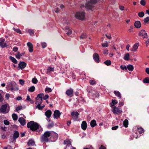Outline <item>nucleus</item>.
<instances>
[{
    "mask_svg": "<svg viewBox=\"0 0 149 149\" xmlns=\"http://www.w3.org/2000/svg\"><path fill=\"white\" fill-rule=\"evenodd\" d=\"M27 45L29 48V52H32L33 51V47L32 44L31 42H29L27 43Z\"/></svg>",
    "mask_w": 149,
    "mask_h": 149,
    "instance_id": "obj_15",
    "label": "nucleus"
},
{
    "mask_svg": "<svg viewBox=\"0 0 149 149\" xmlns=\"http://www.w3.org/2000/svg\"><path fill=\"white\" fill-rule=\"evenodd\" d=\"M58 134L53 131H51L50 139L52 142H55L58 139Z\"/></svg>",
    "mask_w": 149,
    "mask_h": 149,
    "instance_id": "obj_7",
    "label": "nucleus"
},
{
    "mask_svg": "<svg viewBox=\"0 0 149 149\" xmlns=\"http://www.w3.org/2000/svg\"><path fill=\"white\" fill-rule=\"evenodd\" d=\"M97 2V0H90L87 2L85 6L84 5H82L80 7L81 8H84L87 9L92 10L94 7V5L96 4Z\"/></svg>",
    "mask_w": 149,
    "mask_h": 149,
    "instance_id": "obj_2",
    "label": "nucleus"
},
{
    "mask_svg": "<svg viewBox=\"0 0 149 149\" xmlns=\"http://www.w3.org/2000/svg\"><path fill=\"white\" fill-rule=\"evenodd\" d=\"M52 91L51 88L47 87L45 88V91L46 93H49L51 92Z\"/></svg>",
    "mask_w": 149,
    "mask_h": 149,
    "instance_id": "obj_37",
    "label": "nucleus"
},
{
    "mask_svg": "<svg viewBox=\"0 0 149 149\" xmlns=\"http://www.w3.org/2000/svg\"><path fill=\"white\" fill-rule=\"evenodd\" d=\"M54 70V68L53 67H48V68L47 69V71H53Z\"/></svg>",
    "mask_w": 149,
    "mask_h": 149,
    "instance_id": "obj_55",
    "label": "nucleus"
},
{
    "mask_svg": "<svg viewBox=\"0 0 149 149\" xmlns=\"http://www.w3.org/2000/svg\"><path fill=\"white\" fill-rule=\"evenodd\" d=\"M3 122L6 125H9L10 123L7 120H4Z\"/></svg>",
    "mask_w": 149,
    "mask_h": 149,
    "instance_id": "obj_59",
    "label": "nucleus"
},
{
    "mask_svg": "<svg viewBox=\"0 0 149 149\" xmlns=\"http://www.w3.org/2000/svg\"><path fill=\"white\" fill-rule=\"evenodd\" d=\"M143 82L145 83H149V77H147L144 79Z\"/></svg>",
    "mask_w": 149,
    "mask_h": 149,
    "instance_id": "obj_47",
    "label": "nucleus"
},
{
    "mask_svg": "<svg viewBox=\"0 0 149 149\" xmlns=\"http://www.w3.org/2000/svg\"><path fill=\"white\" fill-rule=\"evenodd\" d=\"M22 56V54L19 52H17L15 55V57L18 59H20Z\"/></svg>",
    "mask_w": 149,
    "mask_h": 149,
    "instance_id": "obj_39",
    "label": "nucleus"
},
{
    "mask_svg": "<svg viewBox=\"0 0 149 149\" xmlns=\"http://www.w3.org/2000/svg\"><path fill=\"white\" fill-rule=\"evenodd\" d=\"M115 95L118 97L119 99H121L122 98V95L120 93L117 91H114L113 92Z\"/></svg>",
    "mask_w": 149,
    "mask_h": 149,
    "instance_id": "obj_24",
    "label": "nucleus"
},
{
    "mask_svg": "<svg viewBox=\"0 0 149 149\" xmlns=\"http://www.w3.org/2000/svg\"><path fill=\"white\" fill-rule=\"evenodd\" d=\"M52 114V111L50 110H48L45 113V115L48 119H49Z\"/></svg>",
    "mask_w": 149,
    "mask_h": 149,
    "instance_id": "obj_16",
    "label": "nucleus"
},
{
    "mask_svg": "<svg viewBox=\"0 0 149 149\" xmlns=\"http://www.w3.org/2000/svg\"><path fill=\"white\" fill-rule=\"evenodd\" d=\"M12 117L13 120H16L17 119V116L15 113H13L12 115Z\"/></svg>",
    "mask_w": 149,
    "mask_h": 149,
    "instance_id": "obj_46",
    "label": "nucleus"
},
{
    "mask_svg": "<svg viewBox=\"0 0 149 149\" xmlns=\"http://www.w3.org/2000/svg\"><path fill=\"white\" fill-rule=\"evenodd\" d=\"M134 26L136 28H140L141 26V23L139 21H136L134 23Z\"/></svg>",
    "mask_w": 149,
    "mask_h": 149,
    "instance_id": "obj_20",
    "label": "nucleus"
},
{
    "mask_svg": "<svg viewBox=\"0 0 149 149\" xmlns=\"http://www.w3.org/2000/svg\"><path fill=\"white\" fill-rule=\"evenodd\" d=\"M139 36L143 38L148 37L147 33L145 30L141 31L139 33Z\"/></svg>",
    "mask_w": 149,
    "mask_h": 149,
    "instance_id": "obj_11",
    "label": "nucleus"
},
{
    "mask_svg": "<svg viewBox=\"0 0 149 149\" xmlns=\"http://www.w3.org/2000/svg\"><path fill=\"white\" fill-rule=\"evenodd\" d=\"M41 104H38L36 107V109L38 108L39 110H42L43 109V108L45 107V105H44L41 106Z\"/></svg>",
    "mask_w": 149,
    "mask_h": 149,
    "instance_id": "obj_31",
    "label": "nucleus"
},
{
    "mask_svg": "<svg viewBox=\"0 0 149 149\" xmlns=\"http://www.w3.org/2000/svg\"><path fill=\"white\" fill-rule=\"evenodd\" d=\"M5 40L3 38H1L0 39V46L2 48H4L8 46L7 44L5 42Z\"/></svg>",
    "mask_w": 149,
    "mask_h": 149,
    "instance_id": "obj_10",
    "label": "nucleus"
},
{
    "mask_svg": "<svg viewBox=\"0 0 149 149\" xmlns=\"http://www.w3.org/2000/svg\"><path fill=\"white\" fill-rule=\"evenodd\" d=\"M19 136V133L17 131H15L14 132L13 138L14 140H15L17 138H18Z\"/></svg>",
    "mask_w": 149,
    "mask_h": 149,
    "instance_id": "obj_22",
    "label": "nucleus"
},
{
    "mask_svg": "<svg viewBox=\"0 0 149 149\" xmlns=\"http://www.w3.org/2000/svg\"><path fill=\"white\" fill-rule=\"evenodd\" d=\"M141 4L143 6H145L146 3V2L145 0H141L140 1Z\"/></svg>",
    "mask_w": 149,
    "mask_h": 149,
    "instance_id": "obj_49",
    "label": "nucleus"
},
{
    "mask_svg": "<svg viewBox=\"0 0 149 149\" xmlns=\"http://www.w3.org/2000/svg\"><path fill=\"white\" fill-rule=\"evenodd\" d=\"M102 45L103 47H107L108 46V43L107 41H106L104 43L102 44Z\"/></svg>",
    "mask_w": 149,
    "mask_h": 149,
    "instance_id": "obj_57",
    "label": "nucleus"
},
{
    "mask_svg": "<svg viewBox=\"0 0 149 149\" xmlns=\"http://www.w3.org/2000/svg\"><path fill=\"white\" fill-rule=\"evenodd\" d=\"M3 149H11V147L10 146L8 145L7 146L5 147Z\"/></svg>",
    "mask_w": 149,
    "mask_h": 149,
    "instance_id": "obj_64",
    "label": "nucleus"
},
{
    "mask_svg": "<svg viewBox=\"0 0 149 149\" xmlns=\"http://www.w3.org/2000/svg\"><path fill=\"white\" fill-rule=\"evenodd\" d=\"M10 110V106L8 103L3 104L1 106L0 109V112L3 113H8Z\"/></svg>",
    "mask_w": 149,
    "mask_h": 149,
    "instance_id": "obj_4",
    "label": "nucleus"
},
{
    "mask_svg": "<svg viewBox=\"0 0 149 149\" xmlns=\"http://www.w3.org/2000/svg\"><path fill=\"white\" fill-rule=\"evenodd\" d=\"M41 45L43 48H45L47 46V44L45 42L42 43Z\"/></svg>",
    "mask_w": 149,
    "mask_h": 149,
    "instance_id": "obj_58",
    "label": "nucleus"
},
{
    "mask_svg": "<svg viewBox=\"0 0 149 149\" xmlns=\"http://www.w3.org/2000/svg\"><path fill=\"white\" fill-rule=\"evenodd\" d=\"M72 33V31L71 30H69L68 32L66 34L68 36L70 35Z\"/></svg>",
    "mask_w": 149,
    "mask_h": 149,
    "instance_id": "obj_63",
    "label": "nucleus"
},
{
    "mask_svg": "<svg viewBox=\"0 0 149 149\" xmlns=\"http://www.w3.org/2000/svg\"><path fill=\"white\" fill-rule=\"evenodd\" d=\"M41 141L42 142H47L49 141V139L43 134L41 137Z\"/></svg>",
    "mask_w": 149,
    "mask_h": 149,
    "instance_id": "obj_19",
    "label": "nucleus"
},
{
    "mask_svg": "<svg viewBox=\"0 0 149 149\" xmlns=\"http://www.w3.org/2000/svg\"><path fill=\"white\" fill-rule=\"evenodd\" d=\"M19 82L20 84L22 86L24 84L25 81L23 79H19Z\"/></svg>",
    "mask_w": 149,
    "mask_h": 149,
    "instance_id": "obj_52",
    "label": "nucleus"
},
{
    "mask_svg": "<svg viewBox=\"0 0 149 149\" xmlns=\"http://www.w3.org/2000/svg\"><path fill=\"white\" fill-rule=\"evenodd\" d=\"M75 17L78 19L83 20L85 19V13L84 12H77L75 14Z\"/></svg>",
    "mask_w": 149,
    "mask_h": 149,
    "instance_id": "obj_5",
    "label": "nucleus"
},
{
    "mask_svg": "<svg viewBox=\"0 0 149 149\" xmlns=\"http://www.w3.org/2000/svg\"><path fill=\"white\" fill-rule=\"evenodd\" d=\"M13 29L17 33H18L20 34H22L21 31L19 29H16L15 28H13Z\"/></svg>",
    "mask_w": 149,
    "mask_h": 149,
    "instance_id": "obj_42",
    "label": "nucleus"
},
{
    "mask_svg": "<svg viewBox=\"0 0 149 149\" xmlns=\"http://www.w3.org/2000/svg\"><path fill=\"white\" fill-rule=\"evenodd\" d=\"M36 101L35 102V104H41L42 102V99L40 98H36Z\"/></svg>",
    "mask_w": 149,
    "mask_h": 149,
    "instance_id": "obj_32",
    "label": "nucleus"
},
{
    "mask_svg": "<svg viewBox=\"0 0 149 149\" xmlns=\"http://www.w3.org/2000/svg\"><path fill=\"white\" fill-rule=\"evenodd\" d=\"M90 84L92 85H93L96 84V82L94 80H90L89 81Z\"/></svg>",
    "mask_w": 149,
    "mask_h": 149,
    "instance_id": "obj_45",
    "label": "nucleus"
},
{
    "mask_svg": "<svg viewBox=\"0 0 149 149\" xmlns=\"http://www.w3.org/2000/svg\"><path fill=\"white\" fill-rule=\"evenodd\" d=\"M43 95L44 94L43 93L39 94L36 97L37 98H40L41 99H42V97Z\"/></svg>",
    "mask_w": 149,
    "mask_h": 149,
    "instance_id": "obj_51",
    "label": "nucleus"
},
{
    "mask_svg": "<svg viewBox=\"0 0 149 149\" xmlns=\"http://www.w3.org/2000/svg\"><path fill=\"white\" fill-rule=\"evenodd\" d=\"M60 115L61 113L58 110H56L54 111V118L57 119L60 117Z\"/></svg>",
    "mask_w": 149,
    "mask_h": 149,
    "instance_id": "obj_14",
    "label": "nucleus"
},
{
    "mask_svg": "<svg viewBox=\"0 0 149 149\" xmlns=\"http://www.w3.org/2000/svg\"><path fill=\"white\" fill-rule=\"evenodd\" d=\"M93 59L96 63H99L100 62V57L97 53H95L93 54Z\"/></svg>",
    "mask_w": 149,
    "mask_h": 149,
    "instance_id": "obj_12",
    "label": "nucleus"
},
{
    "mask_svg": "<svg viewBox=\"0 0 149 149\" xmlns=\"http://www.w3.org/2000/svg\"><path fill=\"white\" fill-rule=\"evenodd\" d=\"M120 68L121 69L123 70H127V66L126 67L124 65H120Z\"/></svg>",
    "mask_w": 149,
    "mask_h": 149,
    "instance_id": "obj_54",
    "label": "nucleus"
},
{
    "mask_svg": "<svg viewBox=\"0 0 149 149\" xmlns=\"http://www.w3.org/2000/svg\"><path fill=\"white\" fill-rule=\"evenodd\" d=\"M71 115L72 116V118L74 120H77L78 119V116L79 115V113L77 111H72L71 112Z\"/></svg>",
    "mask_w": 149,
    "mask_h": 149,
    "instance_id": "obj_9",
    "label": "nucleus"
},
{
    "mask_svg": "<svg viewBox=\"0 0 149 149\" xmlns=\"http://www.w3.org/2000/svg\"><path fill=\"white\" fill-rule=\"evenodd\" d=\"M18 121L23 126L24 125L26 124L25 120L23 118H19L18 119Z\"/></svg>",
    "mask_w": 149,
    "mask_h": 149,
    "instance_id": "obj_21",
    "label": "nucleus"
},
{
    "mask_svg": "<svg viewBox=\"0 0 149 149\" xmlns=\"http://www.w3.org/2000/svg\"><path fill=\"white\" fill-rule=\"evenodd\" d=\"M26 100L30 102L32 101V100L30 99V96L29 95H27Z\"/></svg>",
    "mask_w": 149,
    "mask_h": 149,
    "instance_id": "obj_61",
    "label": "nucleus"
},
{
    "mask_svg": "<svg viewBox=\"0 0 149 149\" xmlns=\"http://www.w3.org/2000/svg\"><path fill=\"white\" fill-rule=\"evenodd\" d=\"M38 80L36 77L33 78L32 79V82L33 83L36 84L38 83Z\"/></svg>",
    "mask_w": 149,
    "mask_h": 149,
    "instance_id": "obj_50",
    "label": "nucleus"
},
{
    "mask_svg": "<svg viewBox=\"0 0 149 149\" xmlns=\"http://www.w3.org/2000/svg\"><path fill=\"white\" fill-rule=\"evenodd\" d=\"M49 97V95L47 94L45 95L43 97V99L44 100H46V99H48Z\"/></svg>",
    "mask_w": 149,
    "mask_h": 149,
    "instance_id": "obj_62",
    "label": "nucleus"
},
{
    "mask_svg": "<svg viewBox=\"0 0 149 149\" xmlns=\"http://www.w3.org/2000/svg\"><path fill=\"white\" fill-rule=\"evenodd\" d=\"M124 99L123 100V102H120L119 103V105L118 106V107L120 108V107L123 106L124 104Z\"/></svg>",
    "mask_w": 149,
    "mask_h": 149,
    "instance_id": "obj_56",
    "label": "nucleus"
},
{
    "mask_svg": "<svg viewBox=\"0 0 149 149\" xmlns=\"http://www.w3.org/2000/svg\"><path fill=\"white\" fill-rule=\"evenodd\" d=\"M27 127L32 131H36L38 132L42 131L40 125L38 123L33 121H31L27 124Z\"/></svg>",
    "mask_w": 149,
    "mask_h": 149,
    "instance_id": "obj_1",
    "label": "nucleus"
},
{
    "mask_svg": "<svg viewBox=\"0 0 149 149\" xmlns=\"http://www.w3.org/2000/svg\"><path fill=\"white\" fill-rule=\"evenodd\" d=\"M136 130L137 131V132L139 133L140 134L144 132V130L141 127L138 128Z\"/></svg>",
    "mask_w": 149,
    "mask_h": 149,
    "instance_id": "obj_35",
    "label": "nucleus"
},
{
    "mask_svg": "<svg viewBox=\"0 0 149 149\" xmlns=\"http://www.w3.org/2000/svg\"><path fill=\"white\" fill-rule=\"evenodd\" d=\"M87 127V124L86 121H82L81 124V127L82 129L84 130H86Z\"/></svg>",
    "mask_w": 149,
    "mask_h": 149,
    "instance_id": "obj_17",
    "label": "nucleus"
},
{
    "mask_svg": "<svg viewBox=\"0 0 149 149\" xmlns=\"http://www.w3.org/2000/svg\"><path fill=\"white\" fill-rule=\"evenodd\" d=\"M139 47V43H135L132 47L131 49V51L133 52H135L138 49Z\"/></svg>",
    "mask_w": 149,
    "mask_h": 149,
    "instance_id": "obj_18",
    "label": "nucleus"
},
{
    "mask_svg": "<svg viewBox=\"0 0 149 149\" xmlns=\"http://www.w3.org/2000/svg\"><path fill=\"white\" fill-rule=\"evenodd\" d=\"M9 58L14 63L16 64L17 63V61L14 57L12 56H10Z\"/></svg>",
    "mask_w": 149,
    "mask_h": 149,
    "instance_id": "obj_30",
    "label": "nucleus"
},
{
    "mask_svg": "<svg viewBox=\"0 0 149 149\" xmlns=\"http://www.w3.org/2000/svg\"><path fill=\"white\" fill-rule=\"evenodd\" d=\"M7 87L10 89L11 91H17L19 90L17 85L14 81L10 82L7 85Z\"/></svg>",
    "mask_w": 149,
    "mask_h": 149,
    "instance_id": "obj_3",
    "label": "nucleus"
},
{
    "mask_svg": "<svg viewBox=\"0 0 149 149\" xmlns=\"http://www.w3.org/2000/svg\"><path fill=\"white\" fill-rule=\"evenodd\" d=\"M90 125L91 127H93L97 125L96 121L95 120H92L90 123Z\"/></svg>",
    "mask_w": 149,
    "mask_h": 149,
    "instance_id": "obj_27",
    "label": "nucleus"
},
{
    "mask_svg": "<svg viewBox=\"0 0 149 149\" xmlns=\"http://www.w3.org/2000/svg\"><path fill=\"white\" fill-rule=\"evenodd\" d=\"M143 24L145 25L146 24L148 23L149 22V17H148L145 18L143 20Z\"/></svg>",
    "mask_w": 149,
    "mask_h": 149,
    "instance_id": "obj_38",
    "label": "nucleus"
},
{
    "mask_svg": "<svg viewBox=\"0 0 149 149\" xmlns=\"http://www.w3.org/2000/svg\"><path fill=\"white\" fill-rule=\"evenodd\" d=\"M26 65V64L24 61L20 62L18 64V67L22 70L24 69Z\"/></svg>",
    "mask_w": 149,
    "mask_h": 149,
    "instance_id": "obj_13",
    "label": "nucleus"
},
{
    "mask_svg": "<svg viewBox=\"0 0 149 149\" xmlns=\"http://www.w3.org/2000/svg\"><path fill=\"white\" fill-rule=\"evenodd\" d=\"M35 144L34 141L32 140L31 139L27 143V145L29 146H33Z\"/></svg>",
    "mask_w": 149,
    "mask_h": 149,
    "instance_id": "obj_25",
    "label": "nucleus"
},
{
    "mask_svg": "<svg viewBox=\"0 0 149 149\" xmlns=\"http://www.w3.org/2000/svg\"><path fill=\"white\" fill-rule=\"evenodd\" d=\"M26 33H29L30 35L32 36L34 34V32L33 30L28 29L26 31Z\"/></svg>",
    "mask_w": 149,
    "mask_h": 149,
    "instance_id": "obj_28",
    "label": "nucleus"
},
{
    "mask_svg": "<svg viewBox=\"0 0 149 149\" xmlns=\"http://www.w3.org/2000/svg\"><path fill=\"white\" fill-rule=\"evenodd\" d=\"M127 69L129 71H132L134 70V67L132 65L129 64L127 66Z\"/></svg>",
    "mask_w": 149,
    "mask_h": 149,
    "instance_id": "obj_33",
    "label": "nucleus"
},
{
    "mask_svg": "<svg viewBox=\"0 0 149 149\" xmlns=\"http://www.w3.org/2000/svg\"><path fill=\"white\" fill-rule=\"evenodd\" d=\"M128 120L126 119H125L123 122V125L125 127H127L128 126Z\"/></svg>",
    "mask_w": 149,
    "mask_h": 149,
    "instance_id": "obj_36",
    "label": "nucleus"
},
{
    "mask_svg": "<svg viewBox=\"0 0 149 149\" xmlns=\"http://www.w3.org/2000/svg\"><path fill=\"white\" fill-rule=\"evenodd\" d=\"M129 53H127L125 54L124 57V59L125 60H128L129 59Z\"/></svg>",
    "mask_w": 149,
    "mask_h": 149,
    "instance_id": "obj_43",
    "label": "nucleus"
},
{
    "mask_svg": "<svg viewBox=\"0 0 149 149\" xmlns=\"http://www.w3.org/2000/svg\"><path fill=\"white\" fill-rule=\"evenodd\" d=\"M66 94L68 96L70 97H72L73 96L74 91L71 88L67 89L65 92Z\"/></svg>",
    "mask_w": 149,
    "mask_h": 149,
    "instance_id": "obj_8",
    "label": "nucleus"
},
{
    "mask_svg": "<svg viewBox=\"0 0 149 149\" xmlns=\"http://www.w3.org/2000/svg\"><path fill=\"white\" fill-rule=\"evenodd\" d=\"M104 63L107 66H109L111 65V63L110 60H107L104 62Z\"/></svg>",
    "mask_w": 149,
    "mask_h": 149,
    "instance_id": "obj_41",
    "label": "nucleus"
},
{
    "mask_svg": "<svg viewBox=\"0 0 149 149\" xmlns=\"http://www.w3.org/2000/svg\"><path fill=\"white\" fill-rule=\"evenodd\" d=\"M35 87L33 86H32L30 87L28 89V91L30 92H33L35 91Z\"/></svg>",
    "mask_w": 149,
    "mask_h": 149,
    "instance_id": "obj_40",
    "label": "nucleus"
},
{
    "mask_svg": "<svg viewBox=\"0 0 149 149\" xmlns=\"http://www.w3.org/2000/svg\"><path fill=\"white\" fill-rule=\"evenodd\" d=\"M144 13L143 11L139 12L138 13V15L140 17H143L144 16Z\"/></svg>",
    "mask_w": 149,
    "mask_h": 149,
    "instance_id": "obj_48",
    "label": "nucleus"
},
{
    "mask_svg": "<svg viewBox=\"0 0 149 149\" xmlns=\"http://www.w3.org/2000/svg\"><path fill=\"white\" fill-rule=\"evenodd\" d=\"M133 26H131L130 27V29H128V31L130 33L133 32Z\"/></svg>",
    "mask_w": 149,
    "mask_h": 149,
    "instance_id": "obj_60",
    "label": "nucleus"
},
{
    "mask_svg": "<svg viewBox=\"0 0 149 149\" xmlns=\"http://www.w3.org/2000/svg\"><path fill=\"white\" fill-rule=\"evenodd\" d=\"M133 137L136 139L138 138L140 136V134H139V132H137L136 130L133 133Z\"/></svg>",
    "mask_w": 149,
    "mask_h": 149,
    "instance_id": "obj_23",
    "label": "nucleus"
},
{
    "mask_svg": "<svg viewBox=\"0 0 149 149\" xmlns=\"http://www.w3.org/2000/svg\"><path fill=\"white\" fill-rule=\"evenodd\" d=\"M118 103V101L116 100H112V102L110 103V106L112 108L116 106L114 105Z\"/></svg>",
    "mask_w": 149,
    "mask_h": 149,
    "instance_id": "obj_26",
    "label": "nucleus"
},
{
    "mask_svg": "<svg viewBox=\"0 0 149 149\" xmlns=\"http://www.w3.org/2000/svg\"><path fill=\"white\" fill-rule=\"evenodd\" d=\"M87 36L85 33H82L80 37V38L84 39L87 38Z\"/></svg>",
    "mask_w": 149,
    "mask_h": 149,
    "instance_id": "obj_44",
    "label": "nucleus"
},
{
    "mask_svg": "<svg viewBox=\"0 0 149 149\" xmlns=\"http://www.w3.org/2000/svg\"><path fill=\"white\" fill-rule=\"evenodd\" d=\"M112 108V111L114 114L120 115L122 113L123 111L118 107H116V106H114V107Z\"/></svg>",
    "mask_w": 149,
    "mask_h": 149,
    "instance_id": "obj_6",
    "label": "nucleus"
},
{
    "mask_svg": "<svg viewBox=\"0 0 149 149\" xmlns=\"http://www.w3.org/2000/svg\"><path fill=\"white\" fill-rule=\"evenodd\" d=\"M22 109V106L19 105L17 107L16 109V110L17 111H18L19 110Z\"/></svg>",
    "mask_w": 149,
    "mask_h": 149,
    "instance_id": "obj_53",
    "label": "nucleus"
},
{
    "mask_svg": "<svg viewBox=\"0 0 149 149\" xmlns=\"http://www.w3.org/2000/svg\"><path fill=\"white\" fill-rule=\"evenodd\" d=\"M63 144L65 145H67L68 146L71 145V141L69 139H66L64 141Z\"/></svg>",
    "mask_w": 149,
    "mask_h": 149,
    "instance_id": "obj_29",
    "label": "nucleus"
},
{
    "mask_svg": "<svg viewBox=\"0 0 149 149\" xmlns=\"http://www.w3.org/2000/svg\"><path fill=\"white\" fill-rule=\"evenodd\" d=\"M51 134V131H46L44 133V134L48 138L49 137H50Z\"/></svg>",
    "mask_w": 149,
    "mask_h": 149,
    "instance_id": "obj_34",
    "label": "nucleus"
}]
</instances>
